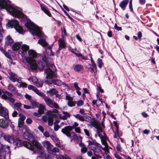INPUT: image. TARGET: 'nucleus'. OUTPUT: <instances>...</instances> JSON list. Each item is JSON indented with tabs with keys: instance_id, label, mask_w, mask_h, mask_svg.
<instances>
[{
	"instance_id": "14",
	"label": "nucleus",
	"mask_w": 159,
	"mask_h": 159,
	"mask_svg": "<svg viewBox=\"0 0 159 159\" xmlns=\"http://www.w3.org/2000/svg\"><path fill=\"white\" fill-rule=\"evenodd\" d=\"M42 143L44 147L47 149L48 152L49 151H51V148H52L53 147V145L49 141L45 140L43 141Z\"/></svg>"
},
{
	"instance_id": "15",
	"label": "nucleus",
	"mask_w": 159,
	"mask_h": 159,
	"mask_svg": "<svg viewBox=\"0 0 159 159\" xmlns=\"http://www.w3.org/2000/svg\"><path fill=\"white\" fill-rule=\"evenodd\" d=\"M90 122L91 124H89L88 125H92L96 128L97 129L101 127L100 123L97 121V120L95 118L91 119L90 120Z\"/></svg>"
},
{
	"instance_id": "35",
	"label": "nucleus",
	"mask_w": 159,
	"mask_h": 159,
	"mask_svg": "<svg viewBox=\"0 0 159 159\" xmlns=\"http://www.w3.org/2000/svg\"><path fill=\"white\" fill-rule=\"evenodd\" d=\"M83 68V66L80 65H77L74 66V70L76 71L79 72Z\"/></svg>"
},
{
	"instance_id": "36",
	"label": "nucleus",
	"mask_w": 159,
	"mask_h": 159,
	"mask_svg": "<svg viewBox=\"0 0 159 159\" xmlns=\"http://www.w3.org/2000/svg\"><path fill=\"white\" fill-rule=\"evenodd\" d=\"M20 47V44L19 43H16L13 46L12 48L14 50H18Z\"/></svg>"
},
{
	"instance_id": "4",
	"label": "nucleus",
	"mask_w": 159,
	"mask_h": 159,
	"mask_svg": "<svg viewBox=\"0 0 159 159\" xmlns=\"http://www.w3.org/2000/svg\"><path fill=\"white\" fill-rule=\"evenodd\" d=\"M48 66V68L46 69L44 71V73L46 75V77H57L56 75L55 72L56 70L55 66L53 64H51L49 66Z\"/></svg>"
},
{
	"instance_id": "31",
	"label": "nucleus",
	"mask_w": 159,
	"mask_h": 159,
	"mask_svg": "<svg viewBox=\"0 0 159 159\" xmlns=\"http://www.w3.org/2000/svg\"><path fill=\"white\" fill-rule=\"evenodd\" d=\"M72 139H78L79 141H82V138L80 136H77V135L74 133L72 134V135L70 137Z\"/></svg>"
},
{
	"instance_id": "62",
	"label": "nucleus",
	"mask_w": 159,
	"mask_h": 159,
	"mask_svg": "<svg viewBox=\"0 0 159 159\" xmlns=\"http://www.w3.org/2000/svg\"><path fill=\"white\" fill-rule=\"evenodd\" d=\"M116 149L117 151L120 152L121 151V148L119 144H118L116 147Z\"/></svg>"
},
{
	"instance_id": "63",
	"label": "nucleus",
	"mask_w": 159,
	"mask_h": 159,
	"mask_svg": "<svg viewBox=\"0 0 159 159\" xmlns=\"http://www.w3.org/2000/svg\"><path fill=\"white\" fill-rule=\"evenodd\" d=\"M42 114L40 113L38 111V112L34 113V115L35 116L39 117L41 116Z\"/></svg>"
},
{
	"instance_id": "61",
	"label": "nucleus",
	"mask_w": 159,
	"mask_h": 159,
	"mask_svg": "<svg viewBox=\"0 0 159 159\" xmlns=\"http://www.w3.org/2000/svg\"><path fill=\"white\" fill-rule=\"evenodd\" d=\"M20 85L21 87L25 88L27 86V84L25 83L22 82H20Z\"/></svg>"
},
{
	"instance_id": "44",
	"label": "nucleus",
	"mask_w": 159,
	"mask_h": 159,
	"mask_svg": "<svg viewBox=\"0 0 159 159\" xmlns=\"http://www.w3.org/2000/svg\"><path fill=\"white\" fill-rule=\"evenodd\" d=\"M0 51H1L7 57H8L10 59H11V58L9 56V54L7 52H5L3 48H0Z\"/></svg>"
},
{
	"instance_id": "24",
	"label": "nucleus",
	"mask_w": 159,
	"mask_h": 159,
	"mask_svg": "<svg viewBox=\"0 0 159 159\" xmlns=\"http://www.w3.org/2000/svg\"><path fill=\"white\" fill-rule=\"evenodd\" d=\"M53 77H46L45 79V84H53L54 80H53Z\"/></svg>"
},
{
	"instance_id": "40",
	"label": "nucleus",
	"mask_w": 159,
	"mask_h": 159,
	"mask_svg": "<svg viewBox=\"0 0 159 159\" xmlns=\"http://www.w3.org/2000/svg\"><path fill=\"white\" fill-rule=\"evenodd\" d=\"M54 84H55L58 86H61L62 84V83L60 80L58 79H55L54 80L53 83Z\"/></svg>"
},
{
	"instance_id": "11",
	"label": "nucleus",
	"mask_w": 159,
	"mask_h": 159,
	"mask_svg": "<svg viewBox=\"0 0 159 159\" xmlns=\"http://www.w3.org/2000/svg\"><path fill=\"white\" fill-rule=\"evenodd\" d=\"M73 129L72 126H69L65 127L61 129V132L68 137H70V132Z\"/></svg>"
},
{
	"instance_id": "37",
	"label": "nucleus",
	"mask_w": 159,
	"mask_h": 159,
	"mask_svg": "<svg viewBox=\"0 0 159 159\" xmlns=\"http://www.w3.org/2000/svg\"><path fill=\"white\" fill-rule=\"evenodd\" d=\"M31 80L32 83L35 85H38V80L35 76H33L30 78Z\"/></svg>"
},
{
	"instance_id": "19",
	"label": "nucleus",
	"mask_w": 159,
	"mask_h": 159,
	"mask_svg": "<svg viewBox=\"0 0 159 159\" xmlns=\"http://www.w3.org/2000/svg\"><path fill=\"white\" fill-rule=\"evenodd\" d=\"M8 74L9 75L8 77L10 80L13 82H16L17 76L15 73L11 71L9 72Z\"/></svg>"
},
{
	"instance_id": "12",
	"label": "nucleus",
	"mask_w": 159,
	"mask_h": 159,
	"mask_svg": "<svg viewBox=\"0 0 159 159\" xmlns=\"http://www.w3.org/2000/svg\"><path fill=\"white\" fill-rule=\"evenodd\" d=\"M23 128V130L25 131L23 134L24 137L25 139H27L30 138H32L33 137V135L29 132V128L28 127L24 126Z\"/></svg>"
},
{
	"instance_id": "43",
	"label": "nucleus",
	"mask_w": 159,
	"mask_h": 159,
	"mask_svg": "<svg viewBox=\"0 0 159 159\" xmlns=\"http://www.w3.org/2000/svg\"><path fill=\"white\" fill-rule=\"evenodd\" d=\"M41 57L42 58V60L46 63V64L47 65H48V61H49V60L45 56L44 54H42L41 55Z\"/></svg>"
},
{
	"instance_id": "1",
	"label": "nucleus",
	"mask_w": 159,
	"mask_h": 159,
	"mask_svg": "<svg viewBox=\"0 0 159 159\" xmlns=\"http://www.w3.org/2000/svg\"><path fill=\"white\" fill-rule=\"evenodd\" d=\"M8 0H1L0 1V8H6L13 16L17 18H22L24 17V14L21 11V9L17 7H12L8 5Z\"/></svg>"
},
{
	"instance_id": "7",
	"label": "nucleus",
	"mask_w": 159,
	"mask_h": 159,
	"mask_svg": "<svg viewBox=\"0 0 159 159\" xmlns=\"http://www.w3.org/2000/svg\"><path fill=\"white\" fill-rule=\"evenodd\" d=\"M10 154V147L4 145L3 149L0 151V159H5L6 155L9 156Z\"/></svg>"
},
{
	"instance_id": "25",
	"label": "nucleus",
	"mask_w": 159,
	"mask_h": 159,
	"mask_svg": "<svg viewBox=\"0 0 159 159\" xmlns=\"http://www.w3.org/2000/svg\"><path fill=\"white\" fill-rule=\"evenodd\" d=\"M57 159H71V158L66 155L57 154L56 156Z\"/></svg>"
},
{
	"instance_id": "50",
	"label": "nucleus",
	"mask_w": 159,
	"mask_h": 159,
	"mask_svg": "<svg viewBox=\"0 0 159 159\" xmlns=\"http://www.w3.org/2000/svg\"><path fill=\"white\" fill-rule=\"evenodd\" d=\"M77 105L78 107H81L82 106L84 103L83 101L81 100H79L78 102H76Z\"/></svg>"
},
{
	"instance_id": "45",
	"label": "nucleus",
	"mask_w": 159,
	"mask_h": 159,
	"mask_svg": "<svg viewBox=\"0 0 159 159\" xmlns=\"http://www.w3.org/2000/svg\"><path fill=\"white\" fill-rule=\"evenodd\" d=\"M47 114L48 118H53V116H55L52 111H51L47 112Z\"/></svg>"
},
{
	"instance_id": "21",
	"label": "nucleus",
	"mask_w": 159,
	"mask_h": 159,
	"mask_svg": "<svg viewBox=\"0 0 159 159\" xmlns=\"http://www.w3.org/2000/svg\"><path fill=\"white\" fill-rule=\"evenodd\" d=\"M129 2V0H124L120 4L119 6L123 10H124L125 9V7Z\"/></svg>"
},
{
	"instance_id": "47",
	"label": "nucleus",
	"mask_w": 159,
	"mask_h": 159,
	"mask_svg": "<svg viewBox=\"0 0 159 159\" xmlns=\"http://www.w3.org/2000/svg\"><path fill=\"white\" fill-rule=\"evenodd\" d=\"M53 118H48V123L49 126H52L53 124Z\"/></svg>"
},
{
	"instance_id": "33",
	"label": "nucleus",
	"mask_w": 159,
	"mask_h": 159,
	"mask_svg": "<svg viewBox=\"0 0 159 159\" xmlns=\"http://www.w3.org/2000/svg\"><path fill=\"white\" fill-rule=\"evenodd\" d=\"M45 109V106L41 104H39V107L38 112L40 113L41 114H43L44 112V110Z\"/></svg>"
},
{
	"instance_id": "42",
	"label": "nucleus",
	"mask_w": 159,
	"mask_h": 159,
	"mask_svg": "<svg viewBox=\"0 0 159 159\" xmlns=\"http://www.w3.org/2000/svg\"><path fill=\"white\" fill-rule=\"evenodd\" d=\"M51 151H49L48 152L50 153H52L53 152H59V149L56 147L51 148Z\"/></svg>"
},
{
	"instance_id": "57",
	"label": "nucleus",
	"mask_w": 159,
	"mask_h": 159,
	"mask_svg": "<svg viewBox=\"0 0 159 159\" xmlns=\"http://www.w3.org/2000/svg\"><path fill=\"white\" fill-rule=\"evenodd\" d=\"M2 98L4 99H7L8 97L7 96L6 92H5L2 95Z\"/></svg>"
},
{
	"instance_id": "13",
	"label": "nucleus",
	"mask_w": 159,
	"mask_h": 159,
	"mask_svg": "<svg viewBox=\"0 0 159 159\" xmlns=\"http://www.w3.org/2000/svg\"><path fill=\"white\" fill-rule=\"evenodd\" d=\"M29 49V46L25 44H23L21 46V50L19 51L18 52L22 57H24L26 54L27 51Z\"/></svg>"
},
{
	"instance_id": "6",
	"label": "nucleus",
	"mask_w": 159,
	"mask_h": 159,
	"mask_svg": "<svg viewBox=\"0 0 159 159\" xmlns=\"http://www.w3.org/2000/svg\"><path fill=\"white\" fill-rule=\"evenodd\" d=\"M9 25L11 27H14L16 30L20 33H22L23 31V30L22 27L19 25L18 21L15 20L10 21L8 22Z\"/></svg>"
},
{
	"instance_id": "58",
	"label": "nucleus",
	"mask_w": 159,
	"mask_h": 159,
	"mask_svg": "<svg viewBox=\"0 0 159 159\" xmlns=\"http://www.w3.org/2000/svg\"><path fill=\"white\" fill-rule=\"evenodd\" d=\"M74 86L77 90H79L80 89V88L79 87L77 83H75L74 84Z\"/></svg>"
},
{
	"instance_id": "5",
	"label": "nucleus",
	"mask_w": 159,
	"mask_h": 159,
	"mask_svg": "<svg viewBox=\"0 0 159 159\" xmlns=\"http://www.w3.org/2000/svg\"><path fill=\"white\" fill-rule=\"evenodd\" d=\"M14 143L16 146L18 147H20L24 145L25 147L31 151H34V146H32L31 143L28 142L24 141L22 142L20 140L16 139L15 140V142Z\"/></svg>"
},
{
	"instance_id": "49",
	"label": "nucleus",
	"mask_w": 159,
	"mask_h": 159,
	"mask_svg": "<svg viewBox=\"0 0 159 159\" xmlns=\"http://www.w3.org/2000/svg\"><path fill=\"white\" fill-rule=\"evenodd\" d=\"M30 103L34 107H36L38 106V103L34 101V100H31L30 101Z\"/></svg>"
},
{
	"instance_id": "17",
	"label": "nucleus",
	"mask_w": 159,
	"mask_h": 159,
	"mask_svg": "<svg viewBox=\"0 0 159 159\" xmlns=\"http://www.w3.org/2000/svg\"><path fill=\"white\" fill-rule=\"evenodd\" d=\"M59 50H61L66 48L65 42L63 39H60L58 41Z\"/></svg>"
},
{
	"instance_id": "48",
	"label": "nucleus",
	"mask_w": 159,
	"mask_h": 159,
	"mask_svg": "<svg viewBox=\"0 0 159 159\" xmlns=\"http://www.w3.org/2000/svg\"><path fill=\"white\" fill-rule=\"evenodd\" d=\"M8 89L11 91L13 92L15 90V88L12 84H10L8 86Z\"/></svg>"
},
{
	"instance_id": "59",
	"label": "nucleus",
	"mask_w": 159,
	"mask_h": 159,
	"mask_svg": "<svg viewBox=\"0 0 159 159\" xmlns=\"http://www.w3.org/2000/svg\"><path fill=\"white\" fill-rule=\"evenodd\" d=\"M60 128V126L58 125H55L54 123V129L55 131H57Z\"/></svg>"
},
{
	"instance_id": "2",
	"label": "nucleus",
	"mask_w": 159,
	"mask_h": 159,
	"mask_svg": "<svg viewBox=\"0 0 159 159\" xmlns=\"http://www.w3.org/2000/svg\"><path fill=\"white\" fill-rule=\"evenodd\" d=\"M25 25L32 34L36 35L39 37L44 38V34L31 21H28L25 24Z\"/></svg>"
},
{
	"instance_id": "41",
	"label": "nucleus",
	"mask_w": 159,
	"mask_h": 159,
	"mask_svg": "<svg viewBox=\"0 0 159 159\" xmlns=\"http://www.w3.org/2000/svg\"><path fill=\"white\" fill-rule=\"evenodd\" d=\"M73 53L75 54L77 57H81L84 60H87V57H84L83 56V55L80 53H79L78 52H73Z\"/></svg>"
},
{
	"instance_id": "39",
	"label": "nucleus",
	"mask_w": 159,
	"mask_h": 159,
	"mask_svg": "<svg viewBox=\"0 0 159 159\" xmlns=\"http://www.w3.org/2000/svg\"><path fill=\"white\" fill-rule=\"evenodd\" d=\"M74 116L81 121H83L85 120L84 118L79 114H77L74 115Z\"/></svg>"
},
{
	"instance_id": "3",
	"label": "nucleus",
	"mask_w": 159,
	"mask_h": 159,
	"mask_svg": "<svg viewBox=\"0 0 159 159\" xmlns=\"http://www.w3.org/2000/svg\"><path fill=\"white\" fill-rule=\"evenodd\" d=\"M30 142L33 144V146L35 147L38 150V152L41 156L45 155L44 151L42 149V146L40 143L38 141L34 139V136L32 138H30L27 139Z\"/></svg>"
},
{
	"instance_id": "10",
	"label": "nucleus",
	"mask_w": 159,
	"mask_h": 159,
	"mask_svg": "<svg viewBox=\"0 0 159 159\" xmlns=\"http://www.w3.org/2000/svg\"><path fill=\"white\" fill-rule=\"evenodd\" d=\"M10 122L9 120L5 118L0 119V127L3 129H7Z\"/></svg>"
},
{
	"instance_id": "60",
	"label": "nucleus",
	"mask_w": 159,
	"mask_h": 159,
	"mask_svg": "<svg viewBox=\"0 0 159 159\" xmlns=\"http://www.w3.org/2000/svg\"><path fill=\"white\" fill-rule=\"evenodd\" d=\"M87 151V148L86 147H84L82 148L81 149V152L82 153H84L86 152Z\"/></svg>"
},
{
	"instance_id": "51",
	"label": "nucleus",
	"mask_w": 159,
	"mask_h": 159,
	"mask_svg": "<svg viewBox=\"0 0 159 159\" xmlns=\"http://www.w3.org/2000/svg\"><path fill=\"white\" fill-rule=\"evenodd\" d=\"M28 89L29 90H32L34 92L35 91L37 88L32 85H29L28 86Z\"/></svg>"
},
{
	"instance_id": "27",
	"label": "nucleus",
	"mask_w": 159,
	"mask_h": 159,
	"mask_svg": "<svg viewBox=\"0 0 159 159\" xmlns=\"http://www.w3.org/2000/svg\"><path fill=\"white\" fill-rule=\"evenodd\" d=\"M90 148L93 151L94 153L95 154V153L99 152L101 151L100 148L98 146L95 145V146H91Z\"/></svg>"
},
{
	"instance_id": "38",
	"label": "nucleus",
	"mask_w": 159,
	"mask_h": 159,
	"mask_svg": "<svg viewBox=\"0 0 159 159\" xmlns=\"http://www.w3.org/2000/svg\"><path fill=\"white\" fill-rule=\"evenodd\" d=\"M36 94L44 98L45 96V95L43 92L38 90L37 89L34 92Z\"/></svg>"
},
{
	"instance_id": "53",
	"label": "nucleus",
	"mask_w": 159,
	"mask_h": 159,
	"mask_svg": "<svg viewBox=\"0 0 159 159\" xmlns=\"http://www.w3.org/2000/svg\"><path fill=\"white\" fill-rule=\"evenodd\" d=\"M48 117L46 116H43L42 117V120L43 122H46L48 120Z\"/></svg>"
},
{
	"instance_id": "52",
	"label": "nucleus",
	"mask_w": 159,
	"mask_h": 159,
	"mask_svg": "<svg viewBox=\"0 0 159 159\" xmlns=\"http://www.w3.org/2000/svg\"><path fill=\"white\" fill-rule=\"evenodd\" d=\"M98 67L99 68H101L102 66V61L100 59H98Z\"/></svg>"
},
{
	"instance_id": "29",
	"label": "nucleus",
	"mask_w": 159,
	"mask_h": 159,
	"mask_svg": "<svg viewBox=\"0 0 159 159\" xmlns=\"http://www.w3.org/2000/svg\"><path fill=\"white\" fill-rule=\"evenodd\" d=\"M62 113L64 115V116L61 117L60 118L64 120H66L67 118L69 117L70 116V114L65 111H62Z\"/></svg>"
},
{
	"instance_id": "46",
	"label": "nucleus",
	"mask_w": 159,
	"mask_h": 159,
	"mask_svg": "<svg viewBox=\"0 0 159 159\" xmlns=\"http://www.w3.org/2000/svg\"><path fill=\"white\" fill-rule=\"evenodd\" d=\"M76 102V101H72V100L69 101L68 102V105L69 106L71 107L74 106L75 105Z\"/></svg>"
},
{
	"instance_id": "22",
	"label": "nucleus",
	"mask_w": 159,
	"mask_h": 159,
	"mask_svg": "<svg viewBox=\"0 0 159 159\" xmlns=\"http://www.w3.org/2000/svg\"><path fill=\"white\" fill-rule=\"evenodd\" d=\"M102 127H100L98 129H97V133L98 134V135L100 137V138L101 139V140L103 139V137L102 134V133L104 135H105V132H103L102 131Z\"/></svg>"
},
{
	"instance_id": "23",
	"label": "nucleus",
	"mask_w": 159,
	"mask_h": 159,
	"mask_svg": "<svg viewBox=\"0 0 159 159\" xmlns=\"http://www.w3.org/2000/svg\"><path fill=\"white\" fill-rule=\"evenodd\" d=\"M4 138L5 140L10 143H14L15 139L12 137L10 135H7L4 137Z\"/></svg>"
},
{
	"instance_id": "54",
	"label": "nucleus",
	"mask_w": 159,
	"mask_h": 159,
	"mask_svg": "<svg viewBox=\"0 0 159 159\" xmlns=\"http://www.w3.org/2000/svg\"><path fill=\"white\" fill-rule=\"evenodd\" d=\"M21 104L20 103H16L15 104V106L17 108L16 109L17 110H20V107H21Z\"/></svg>"
},
{
	"instance_id": "64",
	"label": "nucleus",
	"mask_w": 159,
	"mask_h": 159,
	"mask_svg": "<svg viewBox=\"0 0 159 159\" xmlns=\"http://www.w3.org/2000/svg\"><path fill=\"white\" fill-rule=\"evenodd\" d=\"M106 156H105L104 155H103L104 159H112L109 155H107V154H106Z\"/></svg>"
},
{
	"instance_id": "30",
	"label": "nucleus",
	"mask_w": 159,
	"mask_h": 159,
	"mask_svg": "<svg viewBox=\"0 0 159 159\" xmlns=\"http://www.w3.org/2000/svg\"><path fill=\"white\" fill-rule=\"evenodd\" d=\"M47 92L49 94L53 95L56 94L57 93V91L54 88L51 89L47 91Z\"/></svg>"
},
{
	"instance_id": "26",
	"label": "nucleus",
	"mask_w": 159,
	"mask_h": 159,
	"mask_svg": "<svg viewBox=\"0 0 159 159\" xmlns=\"http://www.w3.org/2000/svg\"><path fill=\"white\" fill-rule=\"evenodd\" d=\"M5 43L7 45L10 44L13 42L12 39L10 36H7L5 38Z\"/></svg>"
},
{
	"instance_id": "9",
	"label": "nucleus",
	"mask_w": 159,
	"mask_h": 159,
	"mask_svg": "<svg viewBox=\"0 0 159 159\" xmlns=\"http://www.w3.org/2000/svg\"><path fill=\"white\" fill-rule=\"evenodd\" d=\"M26 60L27 62L30 65L31 69L35 70L37 69V65L34 59L30 57H27Z\"/></svg>"
},
{
	"instance_id": "18",
	"label": "nucleus",
	"mask_w": 159,
	"mask_h": 159,
	"mask_svg": "<svg viewBox=\"0 0 159 159\" xmlns=\"http://www.w3.org/2000/svg\"><path fill=\"white\" fill-rule=\"evenodd\" d=\"M20 118L18 120V126L19 127H21L23 125L24 120L25 119V116L21 114L19 115Z\"/></svg>"
},
{
	"instance_id": "8",
	"label": "nucleus",
	"mask_w": 159,
	"mask_h": 159,
	"mask_svg": "<svg viewBox=\"0 0 159 159\" xmlns=\"http://www.w3.org/2000/svg\"><path fill=\"white\" fill-rule=\"evenodd\" d=\"M43 99L45 102L46 104L52 108H55L58 109L59 106L57 103L55 102H53L52 100L47 96L45 97Z\"/></svg>"
},
{
	"instance_id": "56",
	"label": "nucleus",
	"mask_w": 159,
	"mask_h": 159,
	"mask_svg": "<svg viewBox=\"0 0 159 159\" xmlns=\"http://www.w3.org/2000/svg\"><path fill=\"white\" fill-rule=\"evenodd\" d=\"M51 138L54 142H56L58 141V139L53 135H51Z\"/></svg>"
},
{
	"instance_id": "20",
	"label": "nucleus",
	"mask_w": 159,
	"mask_h": 159,
	"mask_svg": "<svg viewBox=\"0 0 159 159\" xmlns=\"http://www.w3.org/2000/svg\"><path fill=\"white\" fill-rule=\"evenodd\" d=\"M37 55V53L34 51L30 50L28 51V55L29 57H30V58L34 59L36 57Z\"/></svg>"
},
{
	"instance_id": "28",
	"label": "nucleus",
	"mask_w": 159,
	"mask_h": 159,
	"mask_svg": "<svg viewBox=\"0 0 159 159\" xmlns=\"http://www.w3.org/2000/svg\"><path fill=\"white\" fill-rule=\"evenodd\" d=\"M38 43L43 47H47L48 46L47 43L46 42V40L44 39H40L39 40Z\"/></svg>"
},
{
	"instance_id": "55",
	"label": "nucleus",
	"mask_w": 159,
	"mask_h": 159,
	"mask_svg": "<svg viewBox=\"0 0 159 159\" xmlns=\"http://www.w3.org/2000/svg\"><path fill=\"white\" fill-rule=\"evenodd\" d=\"M114 28L118 31L121 30H122L121 27L118 26L116 24H115Z\"/></svg>"
},
{
	"instance_id": "34",
	"label": "nucleus",
	"mask_w": 159,
	"mask_h": 159,
	"mask_svg": "<svg viewBox=\"0 0 159 159\" xmlns=\"http://www.w3.org/2000/svg\"><path fill=\"white\" fill-rule=\"evenodd\" d=\"M41 9L47 15L49 16H51V14L49 11L44 6H41Z\"/></svg>"
},
{
	"instance_id": "16",
	"label": "nucleus",
	"mask_w": 159,
	"mask_h": 159,
	"mask_svg": "<svg viewBox=\"0 0 159 159\" xmlns=\"http://www.w3.org/2000/svg\"><path fill=\"white\" fill-rule=\"evenodd\" d=\"M0 115L4 117H8V111L5 108L2 107V105L0 108Z\"/></svg>"
},
{
	"instance_id": "32",
	"label": "nucleus",
	"mask_w": 159,
	"mask_h": 159,
	"mask_svg": "<svg viewBox=\"0 0 159 159\" xmlns=\"http://www.w3.org/2000/svg\"><path fill=\"white\" fill-rule=\"evenodd\" d=\"M46 51L49 55H52V51L50 46L48 45L46 47Z\"/></svg>"
}]
</instances>
